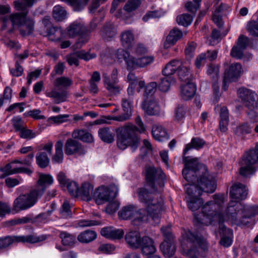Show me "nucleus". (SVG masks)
<instances>
[{
    "label": "nucleus",
    "instance_id": "nucleus-21",
    "mask_svg": "<svg viewBox=\"0 0 258 258\" xmlns=\"http://www.w3.org/2000/svg\"><path fill=\"white\" fill-rule=\"evenodd\" d=\"M102 77L105 87L111 96H116L120 94L122 87L118 83H111L110 77L106 73L102 74Z\"/></svg>",
    "mask_w": 258,
    "mask_h": 258
},
{
    "label": "nucleus",
    "instance_id": "nucleus-9",
    "mask_svg": "<svg viewBox=\"0 0 258 258\" xmlns=\"http://www.w3.org/2000/svg\"><path fill=\"white\" fill-rule=\"evenodd\" d=\"M28 11L16 13L11 15V21L13 26L18 27L20 34L23 36L31 34L34 28V21L28 17Z\"/></svg>",
    "mask_w": 258,
    "mask_h": 258
},
{
    "label": "nucleus",
    "instance_id": "nucleus-55",
    "mask_svg": "<svg viewBox=\"0 0 258 258\" xmlns=\"http://www.w3.org/2000/svg\"><path fill=\"white\" fill-rule=\"evenodd\" d=\"M72 6L75 11H81L89 0H60Z\"/></svg>",
    "mask_w": 258,
    "mask_h": 258
},
{
    "label": "nucleus",
    "instance_id": "nucleus-59",
    "mask_svg": "<svg viewBox=\"0 0 258 258\" xmlns=\"http://www.w3.org/2000/svg\"><path fill=\"white\" fill-rule=\"evenodd\" d=\"M176 21L178 24L184 26H187L191 24L192 21V17L189 14H183L177 16Z\"/></svg>",
    "mask_w": 258,
    "mask_h": 258
},
{
    "label": "nucleus",
    "instance_id": "nucleus-51",
    "mask_svg": "<svg viewBox=\"0 0 258 258\" xmlns=\"http://www.w3.org/2000/svg\"><path fill=\"white\" fill-rule=\"evenodd\" d=\"M72 84V80L69 77L64 76L56 78L53 82V85L56 88L62 87L64 88H67L70 87Z\"/></svg>",
    "mask_w": 258,
    "mask_h": 258
},
{
    "label": "nucleus",
    "instance_id": "nucleus-36",
    "mask_svg": "<svg viewBox=\"0 0 258 258\" xmlns=\"http://www.w3.org/2000/svg\"><path fill=\"white\" fill-rule=\"evenodd\" d=\"M98 135L101 140L106 143H111L114 141V134L109 127H102L99 130Z\"/></svg>",
    "mask_w": 258,
    "mask_h": 258
},
{
    "label": "nucleus",
    "instance_id": "nucleus-56",
    "mask_svg": "<svg viewBox=\"0 0 258 258\" xmlns=\"http://www.w3.org/2000/svg\"><path fill=\"white\" fill-rule=\"evenodd\" d=\"M62 31L57 27H51L47 31V35L51 40H58L61 39Z\"/></svg>",
    "mask_w": 258,
    "mask_h": 258
},
{
    "label": "nucleus",
    "instance_id": "nucleus-54",
    "mask_svg": "<svg viewBox=\"0 0 258 258\" xmlns=\"http://www.w3.org/2000/svg\"><path fill=\"white\" fill-rule=\"evenodd\" d=\"M203 203V201L200 197L188 198L187 200L188 207L194 212L198 210Z\"/></svg>",
    "mask_w": 258,
    "mask_h": 258
},
{
    "label": "nucleus",
    "instance_id": "nucleus-64",
    "mask_svg": "<svg viewBox=\"0 0 258 258\" xmlns=\"http://www.w3.org/2000/svg\"><path fill=\"white\" fill-rule=\"evenodd\" d=\"M246 29L251 35L258 37V23L257 22H249L247 25Z\"/></svg>",
    "mask_w": 258,
    "mask_h": 258
},
{
    "label": "nucleus",
    "instance_id": "nucleus-24",
    "mask_svg": "<svg viewBox=\"0 0 258 258\" xmlns=\"http://www.w3.org/2000/svg\"><path fill=\"white\" fill-rule=\"evenodd\" d=\"M143 109L145 113L150 116H158L161 109L158 102L154 99L145 101L143 104Z\"/></svg>",
    "mask_w": 258,
    "mask_h": 258
},
{
    "label": "nucleus",
    "instance_id": "nucleus-20",
    "mask_svg": "<svg viewBox=\"0 0 258 258\" xmlns=\"http://www.w3.org/2000/svg\"><path fill=\"white\" fill-rule=\"evenodd\" d=\"M140 248H141L142 254L145 255L152 254L156 251L153 239L147 236L142 238Z\"/></svg>",
    "mask_w": 258,
    "mask_h": 258
},
{
    "label": "nucleus",
    "instance_id": "nucleus-13",
    "mask_svg": "<svg viewBox=\"0 0 258 258\" xmlns=\"http://www.w3.org/2000/svg\"><path fill=\"white\" fill-rule=\"evenodd\" d=\"M227 68L225 69L223 77V89L227 90L228 88V84L232 82L236 81L240 78L241 75V65L240 63L236 62L232 63L228 66V62L224 63Z\"/></svg>",
    "mask_w": 258,
    "mask_h": 258
},
{
    "label": "nucleus",
    "instance_id": "nucleus-61",
    "mask_svg": "<svg viewBox=\"0 0 258 258\" xmlns=\"http://www.w3.org/2000/svg\"><path fill=\"white\" fill-rule=\"evenodd\" d=\"M221 40L220 32L214 29L212 31L211 38L208 40V43L211 45H215L218 44Z\"/></svg>",
    "mask_w": 258,
    "mask_h": 258
},
{
    "label": "nucleus",
    "instance_id": "nucleus-16",
    "mask_svg": "<svg viewBox=\"0 0 258 258\" xmlns=\"http://www.w3.org/2000/svg\"><path fill=\"white\" fill-rule=\"evenodd\" d=\"M197 183L201 187L202 191L208 193H212L216 189L217 184L216 179L212 176L205 173L204 175L200 176L199 180H198Z\"/></svg>",
    "mask_w": 258,
    "mask_h": 258
},
{
    "label": "nucleus",
    "instance_id": "nucleus-39",
    "mask_svg": "<svg viewBox=\"0 0 258 258\" xmlns=\"http://www.w3.org/2000/svg\"><path fill=\"white\" fill-rule=\"evenodd\" d=\"M116 34V31L113 24L110 22L104 26L101 33L103 38L107 41L114 37Z\"/></svg>",
    "mask_w": 258,
    "mask_h": 258
},
{
    "label": "nucleus",
    "instance_id": "nucleus-14",
    "mask_svg": "<svg viewBox=\"0 0 258 258\" xmlns=\"http://www.w3.org/2000/svg\"><path fill=\"white\" fill-rule=\"evenodd\" d=\"M230 196L232 199L225 210L226 215L234 213L236 209L234 207L237 202L241 201L242 197V184L240 183H235L232 185L230 191Z\"/></svg>",
    "mask_w": 258,
    "mask_h": 258
},
{
    "label": "nucleus",
    "instance_id": "nucleus-19",
    "mask_svg": "<svg viewBox=\"0 0 258 258\" xmlns=\"http://www.w3.org/2000/svg\"><path fill=\"white\" fill-rule=\"evenodd\" d=\"M132 102V101L130 97L127 99L123 98L122 100V106L125 112L116 116H109L107 118L108 119H111L120 122H122L129 119L132 115L131 112Z\"/></svg>",
    "mask_w": 258,
    "mask_h": 258
},
{
    "label": "nucleus",
    "instance_id": "nucleus-27",
    "mask_svg": "<svg viewBox=\"0 0 258 258\" xmlns=\"http://www.w3.org/2000/svg\"><path fill=\"white\" fill-rule=\"evenodd\" d=\"M257 214L258 205H243V225H248L250 223V219Z\"/></svg>",
    "mask_w": 258,
    "mask_h": 258
},
{
    "label": "nucleus",
    "instance_id": "nucleus-34",
    "mask_svg": "<svg viewBox=\"0 0 258 258\" xmlns=\"http://www.w3.org/2000/svg\"><path fill=\"white\" fill-rule=\"evenodd\" d=\"M97 237L95 231L86 230L81 232L77 236L78 240L82 243H88L94 240Z\"/></svg>",
    "mask_w": 258,
    "mask_h": 258
},
{
    "label": "nucleus",
    "instance_id": "nucleus-18",
    "mask_svg": "<svg viewBox=\"0 0 258 258\" xmlns=\"http://www.w3.org/2000/svg\"><path fill=\"white\" fill-rule=\"evenodd\" d=\"M64 152L68 155L77 154L79 155H84L86 150L77 141L72 138L68 139L64 145Z\"/></svg>",
    "mask_w": 258,
    "mask_h": 258
},
{
    "label": "nucleus",
    "instance_id": "nucleus-25",
    "mask_svg": "<svg viewBox=\"0 0 258 258\" xmlns=\"http://www.w3.org/2000/svg\"><path fill=\"white\" fill-rule=\"evenodd\" d=\"M100 233L102 236L109 239H119L124 235V231L121 229H116L113 227H106L101 229Z\"/></svg>",
    "mask_w": 258,
    "mask_h": 258
},
{
    "label": "nucleus",
    "instance_id": "nucleus-45",
    "mask_svg": "<svg viewBox=\"0 0 258 258\" xmlns=\"http://www.w3.org/2000/svg\"><path fill=\"white\" fill-rule=\"evenodd\" d=\"M191 183L192 184L185 185V190L187 195L189 197L188 198L200 197L202 194V191L199 184L197 183V184H196L195 183Z\"/></svg>",
    "mask_w": 258,
    "mask_h": 258
},
{
    "label": "nucleus",
    "instance_id": "nucleus-5",
    "mask_svg": "<svg viewBox=\"0 0 258 258\" xmlns=\"http://www.w3.org/2000/svg\"><path fill=\"white\" fill-rule=\"evenodd\" d=\"M44 193V189L33 188L29 192L20 195L14 201L13 210L24 211L34 206Z\"/></svg>",
    "mask_w": 258,
    "mask_h": 258
},
{
    "label": "nucleus",
    "instance_id": "nucleus-11",
    "mask_svg": "<svg viewBox=\"0 0 258 258\" xmlns=\"http://www.w3.org/2000/svg\"><path fill=\"white\" fill-rule=\"evenodd\" d=\"M258 161V144L254 149L249 150L245 152V158L243 159V179L249 178L255 171V164Z\"/></svg>",
    "mask_w": 258,
    "mask_h": 258
},
{
    "label": "nucleus",
    "instance_id": "nucleus-12",
    "mask_svg": "<svg viewBox=\"0 0 258 258\" xmlns=\"http://www.w3.org/2000/svg\"><path fill=\"white\" fill-rule=\"evenodd\" d=\"M117 187L113 184L109 187L101 186L96 189L93 194V199L97 205H101L113 200L117 196Z\"/></svg>",
    "mask_w": 258,
    "mask_h": 258
},
{
    "label": "nucleus",
    "instance_id": "nucleus-40",
    "mask_svg": "<svg viewBox=\"0 0 258 258\" xmlns=\"http://www.w3.org/2000/svg\"><path fill=\"white\" fill-rule=\"evenodd\" d=\"M12 163L7 164L5 167L2 168L1 170L7 175H11L18 173L24 172L28 174L32 173V171L30 169L24 167L12 168Z\"/></svg>",
    "mask_w": 258,
    "mask_h": 258
},
{
    "label": "nucleus",
    "instance_id": "nucleus-42",
    "mask_svg": "<svg viewBox=\"0 0 258 258\" xmlns=\"http://www.w3.org/2000/svg\"><path fill=\"white\" fill-rule=\"evenodd\" d=\"M72 137L85 142L91 143L93 141L92 135L85 130H75L72 133Z\"/></svg>",
    "mask_w": 258,
    "mask_h": 258
},
{
    "label": "nucleus",
    "instance_id": "nucleus-6",
    "mask_svg": "<svg viewBox=\"0 0 258 258\" xmlns=\"http://www.w3.org/2000/svg\"><path fill=\"white\" fill-rule=\"evenodd\" d=\"M184 167L182 170V175L184 178L189 183H195L199 179L201 172L207 171V167L203 165L200 164L198 159L197 158H191L190 157L183 156V157Z\"/></svg>",
    "mask_w": 258,
    "mask_h": 258
},
{
    "label": "nucleus",
    "instance_id": "nucleus-23",
    "mask_svg": "<svg viewBox=\"0 0 258 258\" xmlns=\"http://www.w3.org/2000/svg\"><path fill=\"white\" fill-rule=\"evenodd\" d=\"M94 192L93 186L89 183L84 182L79 189L78 197L83 201L89 202L93 199Z\"/></svg>",
    "mask_w": 258,
    "mask_h": 258
},
{
    "label": "nucleus",
    "instance_id": "nucleus-4",
    "mask_svg": "<svg viewBox=\"0 0 258 258\" xmlns=\"http://www.w3.org/2000/svg\"><path fill=\"white\" fill-rule=\"evenodd\" d=\"M183 238L187 242L192 244V246L184 252L186 256L189 258L205 256L209 246L206 239L201 236L195 235L189 231L185 233Z\"/></svg>",
    "mask_w": 258,
    "mask_h": 258
},
{
    "label": "nucleus",
    "instance_id": "nucleus-37",
    "mask_svg": "<svg viewBox=\"0 0 258 258\" xmlns=\"http://www.w3.org/2000/svg\"><path fill=\"white\" fill-rule=\"evenodd\" d=\"M152 133L153 137L156 140L162 141L164 139H168V136L166 131L161 125H154L152 128Z\"/></svg>",
    "mask_w": 258,
    "mask_h": 258
},
{
    "label": "nucleus",
    "instance_id": "nucleus-58",
    "mask_svg": "<svg viewBox=\"0 0 258 258\" xmlns=\"http://www.w3.org/2000/svg\"><path fill=\"white\" fill-rule=\"evenodd\" d=\"M207 73L211 76L213 81L215 82H218L219 73V66L214 64L209 65L207 70Z\"/></svg>",
    "mask_w": 258,
    "mask_h": 258
},
{
    "label": "nucleus",
    "instance_id": "nucleus-33",
    "mask_svg": "<svg viewBox=\"0 0 258 258\" xmlns=\"http://www.w3.org/2000/svg\"><path fill=\"white\" fill-rule=\"evenodd\" d=\"M134 35L131 30H126L120 34V41L122 45L126 48H131L134 43Z\"/></svg>",
    "mask_w": 258,
    "mask_h": 258
},
{
    "label": "nucleus",
    "instance_id": "nucleus-8",
    "mask_svg": "<svg viewBox=\"0 0 258 258\" xmlns=\"http://www.w3.org/2000/svg\"><path fill=\"white\" fill-rule=\"evenodd\" d=\"M145 178L147 184L154 192H161L163 191L166 175L160 168L146 166Z\"/></svg>",
    "mask_w": 258,
    "mask_h": 258
},
{
    "label": "nucleus",
    "instance_id": "nucleus-50",
    "mask_svg": "<svg viewBox=\"0 0 258 258\" xmlns=\"http://www.w3.org/2000/svg\"><path fill=\"white\" fill-rule=\"evenodd\" d=\"M175 83V80L172 77H164L161 79L159 84V89L164 92L168 91L171 85Z\"/></svg>",
    "mask_w": 258,
    "mask_h": 258
},
{
    "label": "nucleus",
    "instance_id": "nucleus-1",
    "mask_svg": "<svg viewBox=\"0 0 258 258\" xmlns=\"http://www.w3.org/2000/svg\"><path fill=\"white\" fill-rule=\"evenodd\" d=\"M138 196L140 201L146 205V208L138 209L134 205H126L118 212L119 218L124 220L131 219L134 225L147 222L151 218L153 224H158L163 209L162 199H159L157 195L149 192L144 188L139 189Z\"/></svg>",
    "mask_w": 258,
    "mask_h": 258
},
{
    "label": "nucleus",
    "instance_id": "nucleus-17",
    "mask_svg": "<svg viewBox=\"0 0 258 258\" xmlns=\"http://www.w3.org/2000/svg\"><path fill=\"white\" fill-rule=\"evenodd\" d=\"M96 55L95 53H90L84 50L77 51L67 56V60L70 66L75 64L78 66L79 58L84 59L85 60H89L91 59L96 57Z\"/></svg>",
    "mask_w": 258,
    "mask_h": 258
},
{
    "label": "nucleus",
    "instance_id": "nucleus-41",
    "mask_svg": "<svg viewBox=\"0 0 258 258\" xmlns=\"http://www.w3.org/2000/svg\"><path fill=\"white\" fill-rule=\"evenodd\" d=\"M220 228L224 231L223 235L221 238L220 243L224 247H228L232 243V231L222 225L220 226Z\"/></svg>",
    "mask_w": 258,
    "mask_h": 258
},
{
    "label": "nucleus",
    "instance_id": "nucleus-10",
    "mask_svg": "<svg viewBox=\"0 0 258 258\" xmlns=\"http://www.w3.org/2000/svg\"><path fill=\"white\" fill-rule=\"evenodd\" d=\"M87 33V30L83 24L78 22L71 23L66 30V34L70 38L80 36L75 45L76 48L80 47L83 44L88 42L89 36L88 34H86Z\"/></svg>",
    "mask_w": 258,
    "mask_h": 258
},
{
    "label": "nucleus",
    "instance_id": "nucleus-2",
    "mask_svg": "<svg viewBox=\"0 0 258 258\" xmlns=\"http://www.w3.org/2000/svg\"><path fill=\"white\" fill-rule=\"evenodd\" d=\"M226 201L223 194L213 195L212 200L207 202L202 207V215L196 217L198 221L205 225H209L215 221L219 223L223 222L224 216L222 211Z\"/></svg>",
    "mask_w": 258,
    "mask_h": 258
},
{
    "label": "nucleus",
    "instance_id": "nucleus-53",
    "mask_svg": "<svg viewBox=\"0 0 258 258\" xmlns=\"http://www.w3.org/2000/svg\"><path fill=\"white\" fill-rule=\"evenodd\" d=\"M36 162L41 168L47 167L49 163V159L47 154L44 152H38L36 156Z\"/></svg>",
    "mask_w": 258,
    "mask_h": 258
},
{
    "label": "nucleus",
    "instance_id": "nucleus-15",
    "mask_svg": "<svg viewBox=\"0 0 258 258\" xmlns=\"http://www.w3.org/2000/svg\"><path fill=\"white\" fill-rule=\"evenodd\" d=\"M243 106L250 110L258 108V95L254 91L243 88Z\"/></svg>",
    "mask_w": 258,
    "mask_h": 258
},
{
    "label": "nucleus",
    "instance_id": "nucleus-44",
    "mask_svg": "<svg viewBox=\"0 0 258 258\" xmlns=\"http://www.w3.org/2000/svg\"><path fill=\"white\" fill-rule=\"evenodd\" d=\"M52 182L53 178L52 176L48 174H40L39 179L37 181L38 185L35 188L44 189V191L46 186L51 184Z\"/></svg>",
    "mask_w": 258,
    "mask_h": 258
},
{
    "label": "nucleus",
    "instance_id": "nucleus-63",
    "mask_svg": "<svg viewBox=\"0 0 258 258\" xmlns=\"http://www.w3.org/2000/svg\"><path fill=\"white\" fill-rule=\"evenodd\" d=\"M141 4V0H129L124 7V10L131 12L135 10Z\"/></svg>",
    "mask_w": 258,
    "mask_h": 258
},
{
    "label": "nucleus",
    "instance_id": "nucleus-38",
    "mask_svg": "<svg viewBox=\"0 0 258 258\" xmlns=\"http://www.w3.org/2000/svg\"><path fill=\"white\" fill-rule=\"evenodd\" d=\"M38 0H21L14 2L15 9L18 11L22 12L28 11L27 8L32 7L34 4L36 3Z\"/></svg>",
    "mask_w": 258,
    "mask_h": 258
},
{
    "label": "nucleus",
    "instance_id": "nucleus-32",
    "mask_svg": "<svg viewBox=\"0 0 258 258\" xmlns=\"http://www.w3.org/2000/svg\"><path fill=\"white\" fill-rule=\"evenodd\" d=\"M46 95L48 97L52 98L55 103L59 104L66 101L68 98V92L64 90L58 92L54 88L51 91L46 92Z\"/></svg>",
    "mask_w": 258,
    "mask_h": 258
},
{
    "label": "nucleus",
    "instance_id": "nucleus-3",
    "mask_svg": "<svg viewBox=\"0 0 258 258\" xmlns=\"http://www.w3.org/2000/svg\"><path fill=\"white\" fill-rule=\"evenodd\" d=\"M135 125L128 123L117 128L115 130L117 137V145L121 150H124L130 146L135 151L139 144V138L135 132Z\"/></svg>",
    "mask_w": 258,
    "mask_h": 258
},
{
    "label": "nucleus",
    "instance_id": "nucleus-7",
    "mask_svg": "<svg viewBox=\"0 0 258 258\" xmlns=\"http://www.w3.org/2000/svg\"><path fill=\"white\" fill-rule=\"evenodd\" d=\"M116 56L118 59H123L126 65V69L129 71L142 68L151 63L154 60L152 56H145L136 58L122 48L118 49L116 53Z\"/></svg>",
    "mask_w": 258,
    "mask_h": 258
},
{
    "label": "nucleus",
    "instance_id": "nucleus-26",
    "mask_svg": "<svg viewBox=\"0 0 258 258\" xmlns=\"http://www.w3.org/2000/svg\"><path fill=\"white\" fill-rule=\"evenodd\" d=\"M182 37V32L177 29L174 28L170 31L167 36L166 39L164 43V47L168 48L174 45L175 43Z\"/></svg>",
    "mask_w": 258,
    "mask_h": 258
},
{
    "label": "nucleus",
    "instance_id": "nucleus-31",
    "mask_svg": "<svg viewBox=\"0 0 258 258\" xmlns=\"http://www.w3.org/2000/svg\"><path fill=\"white\" fill-rule=\"evenodd\" d=\"M160 249L164 255L172 256L176 251V246L173 240H164L160 245Z\"/></svg>",
    "mask_w": 258,
    "mask_h": 258
},
{
    "label": "nucleus",
    "instance_id": "nucleus-46",
    "mask_svg": "<svg viewBox=\"0 0 258 258\" xmlns=\"http://www.w3.org/2000/svg\"><path fill=\"white\" fill-rule=\"evenodd\" d=\"M205 144L206 142L203 139L198 137L193 138L191 142L186 145L183 151L184 155L191 149L194 148L199 150L202 148Z\"/></svg>",
    "mask_w": 258,
    "mask_h": 258
},
{
    "label": "nucleus",
    "instance_id": "nucleus-49",
    "mask_svg": "<svg viewBox=\"0 0 258 258\" xmlns=\"http://www.w3.org/2000/svg\"><path fill=\"white\" fill-rule=\"evenodd\" d=\"M230 55L236 59L242 58V35L239 36L236 44L232 47Z\"/></svg>",
    "mask_w": 258,
    "mask_h": 258
},
{
    "label": "nucleus",
    "instance_id": "nucleus-48",
    "mask_svg": "<svg viewBox=\"0 0 258 258\" xmlns=\"http://www.w3.org/2000/svg\"><path fill=\"white\" fill-rule=\"evenodd\" d=\"M52 17L57 21H61L67 17V12L60 5H57L53 7Z\"/></svg>",
    "mask_w": 258,
    "mask_h": 258
},
{
    "label": "nucleus",
    "instance_id": "nucleus-28",
    "mask_svg": "<svg viewBox=\"0 0 258 258\" xmlns=\"http://www.w3.org/2000/svg\"><path fill=\"white\" fill-rule=\"evenodd\" d=\"M196 87L194 84L188 83L181 87L180 95L184 100L191 99L196 94Z\"/></svg>",
    "mask_w": 258,
    "mask_h": 258
},
{
    "label": "nucleus",
    "instance_id": "nucleus-57",
    "mask_svg": "<svg viewBox=\"0 0 258 258\" xmlns=\"http://www.w3.org/2000/svg\"><path fill=\"white\" fill-rule=\"evenodd\" d=\"M71 205L68 201H65L62 205L59 213L61 216L64 218L71 217L72 212L71 210Z\"/></svg>",
    "mask_w": 258,
    "mask_h": 258
},
{
    "label": "nucleus",
    "instance_id": "nucleus-52",
    "mask_svg": "<svg viewBox=\"0 0 258 258\" xmlns=\"http://www.w3.org/2000/svg\"><path fill=\"white\" fill-rule=\"evenodd\" d=\"M63 146V142L59 140L58 141L55 145V153L52 158V160L54 162L60 163L62 161L63 154L62 152V147Z\"/></svg>",
    "mask_w": 258,
    "mask_h": 258
},
{
    "label": "nucleus",
    "instance_id": "nucleus-22",
    "mask_svg": "<svg viewBox=\"0 0 258 258\" xmlns=\"http://www.w3.org/2000/svg\"><path fill=\"white\" fill-rule=\"evenodd\" d=\"M142 239L141 234L137 231L132 230L125 235V240L130 247L137 249L140 248V242Z\"/></svg>",
    "mask_w": 258,
    "mask_h": 258
},
{
    "label": "nucleus",
    "instance_id": "nucleus-43",
    "mask_svg": "<svg viewBox=\"0 0 258 258\" xmlns=\"http://www.w3.org/2000/svg\"><path fill=\"white\" fill-rule=\"evenodd\" d=\"M13 243L28 242L34 243L40 241L41 240L39 237L34 235H28L26 236H13Z\"/></svg>",
    "mask_w": 258,
    "mask_h": 258
},
{
    "label": "nucleus",
    "instance_id": "nucleus-29",
    "mask_svg": "<svg viewBox=\"0 0 258 258\" xmlns=\"http://www.w3.org/2000/svg\"><path fill=\"white\" fill-rule=\"evenodd\" d=\"M219 114L220 118V130L222 132H225L228 129L227 127L229 124V111L227 108L226 106L221 107Z\"/></svg>",
    "mask_w": 258,
    "mask_h": 258
},
{
    "label": "nucleus",
    "instance_id": "nucleus-30",
    "mask_svg": "<svg viewBox=\"0 0 258 258\" xmlns=\"http://www.w3.org/2000/svg\"><path fill=\"white\" fill-rule=\"evenodd\" d=\"M59 237L61 239V243L63 246L73 247L77 243L75 235L67 231H60Z\"/></svg>",
    "mask_w": 258,
    "mask_h": 258
},
{
    "label": "nucleus",
    "instance_id": "nucleus-35",
    "mask_svg": "<svg viewBox=\"0 0 258 258\" xmlns=\"http://www.w3.org/2000/svg\"><path fill=\"white\" fill-rule=\"evenodd\" d=\"M181 64V61L179 59H173L168 63L162 71V74L166 77H172L177 68Z\"/></svg>",
    "mask_w": 258,
    "mask_h": 258
},
{
    "label": "nucleus",
    "instance_id": "nucleus-47",
    "mask_svg": "<svg viewBox=\"0 0 258 258\" xmlns=\"http://www.w3.org/2000/svg\"><path fill=\"white\" fill-rule=\"evenodd\" d=\"M177 71L180 80L184 82L188 81L190 77L189 68L188 66L185 64V63H183L181 61V64L178 67Z\"/></svg>",
    "mask_w": 258,
    "mask_h": 258
},
{
    "label": "nucleus",
    "instance_id": "nucleus-60",
    "mask_svg": "<svg viewBox=\"0 0 258 258\" xmlns=\"http://www.w3.org/2000/svg\"><path fill=\"white\" fill-rule=\"evenodd\" d=\"M13 125L17 132H20L26 126L24 121L19 116L14 117L12 119Z\"/></svg>",
    "mask_w": 258,
    "mask_h": 258
},
{
    "label": "nucleus",
    "instance_id": "nucleus-62",
    "mask_svg": "<svg viewBox=\"0 0 258 258\" xmlns=\"http://www.w3.org/2000/svg\"><path fill=\"white\" fill-rule=\"evenodd\" d=\"M186 111V106L182 105H178L175 110V119L177 121L181 120L185 116Z\"/></svg>",
    "mask_w": 258,
    "mask_h": 258
}]
</instances>
